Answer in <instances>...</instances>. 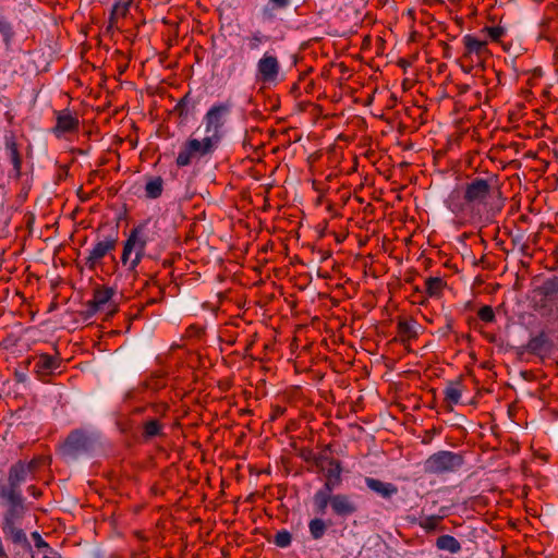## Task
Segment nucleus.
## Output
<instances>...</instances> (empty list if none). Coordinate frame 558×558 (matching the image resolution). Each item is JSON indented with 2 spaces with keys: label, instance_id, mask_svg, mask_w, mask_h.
<instances>
[{
  "label": "nucleus",
  "instance_id": "33",
  "mask_svg": "<svg viewBox=\"0 0 558 558\" xmlns=\"http://www.w3.org/2000/svg\"><path fill=\"white\" fill-rule=\"evenodd\" d=\"M483 31L487 32L494 41H498L505 35V29L501 26L485 27Z\"/></svg>",
  "mask_w": 558,
  "mask_h": 558
},
{
  "label": "nucleus",
  "instance_id": "10",
  "mask_svg": "<svg viewBox=\"0 0 558 558\" xmlns=\"http://www.w3.org/2000/svg\"><path fill=\"white\" fill-rule=\"evenodd\" d=\"M331 511L335 515L348 518L357 511V506L347 494H333Z\"/></svg>",
  "mask_w": 558,
  "mask_h": 558
},
{
  "label": "nucleus",
  "instance_id": "3",
  "mask_svg": "<svg viewBox=\"0 0 558 558\" xmlns=\"http://www.w3.org/2000/svg\"><path fill=\"white\" fill-rule=\"evenodd\" d=\"M230 112L231 105L228 102H221L211 106L204 117L205 137L210 138V141L217 146L223 135V126Z\"/></svg>",
  "mask_w": 558,
  "mask_h": 558
},
{
  "label": "nucleus",
  "instance_id": "38",
  "mask_svg": "<svg viewBox=\"0 0 558 558\" xmlns=\"http://www.w3.org/2000/svg\"><path fill=\"white\" fill-rule=\"evenodd\" d=\"M554 59L556 62H558V47H556V49H555Z\"/></svg>",
  "mask_w": 558,
  "mask_h": 558
},
{
  "label": "nucleus",
  "instance_id": "22",
  "mask_svg": "<svg viewBox=\"0 0 558 558\" xmlns=\"http://www.w3.org/2000/svg\"><path fill=\"white\" fill-rule=\"evenodd\" d=\"M446 282L440 277H428L425 281V291L429 298H440Z\"/></svg>",
  "mask_w": 558,
  "mask_h": 558
},
{
  "label": "nucleus",
  "instance_id": "24",
  "mask_svg": "<svg viewBox=\"0 0 558 558\" xmlns=\"http://www.w3.org/2000/svg\"><path fill=\"white\" fill-rule=\"evenodd\" d=\"M269 40V36L260 31H255L245 37V43L250 51L259 50L260 46Z\"/></svg>",
  "mask_w": 558,
  "mask_h": 558
},
{
  "label": "nucleus",
  "instance_id": "20",
  "mask_svg": "<svg viewBox=\"0 0 558 558\" xmlns=\"http://www.w3.org/2000/svg\"><path fill=\"white\" fill-rule=\"evenodd\" d=\"M163 191V180L161 177L149 178L145 184V195L155 199L161 196Z\"/></svg>",
  "mask_w": 558,
  "mask_h": 558
},
{
  "label": "nucleus",
  "instance_id": "41",
  "mask_svg": "<svg viewBox=\"0 0 558 558\" xmlns=\"http://www.w3.org/2000/svg\"><path fill=\"white\" fill-rule=\"evenodd\" d=\"M268 12H269L268 8H265L264 9V15H268L270 17L271 15Z\"/></svg>",
  "mask_w": 558,
  "mask_h": 558
},
{
  "label": "nucleus",
  "instance_id": "43",
  "mask_svg": "<svg viewBox=\"0 0 558 558\" xmlns=\"http://www.w3.org/2000/svg\"><path fill=\"white\" fill-rule=\"evenodd\" d=\"M536 3H542L544 0H534Z\"/></svg>",
  "mask_w": 558,
  "mask_h": 558
},
{
  "label": "nucleus",
  "instance_id": "2",
  "mask_svg": "<svg viewBox=\"0 0 558 558\" xmlns=\"http://www.w3.org/2000/svg\"><path fill=\"white\" fill-rule=\"evenodd\" d=\"M464 464L461 453L440 450L429 456L424 462V471L428 474H445L459 471Z\"/></svg>",
  "mask_w": 558,
  "mask_h": 558
},
{
  "label": "nucleus",
  "instance_id": "28",
  "mask_svg": "<svg viewBox=\"0 0 558 558\" xmlns=\"http://www.w3.org/2000/svg\"><path fill=\"white\" fill-rule=\"evenodd\" d=\"M71 441H72V450L73 449L86 450V449H88V447L90 445V440L87 437H85L82 433H80L78 430L72 432Z\"/></svg>",
  "mask_w": 558,
  "mask_h": 558
},
{
  "label": "nucleus",
  "instance_id": "34",
  "mask_svg": "<svg viewBox=\"0 0 558 558\" xmlns=\"http://www.w3.org/2000/svg\"><path fill=\"white\" fill-rule=\"evenodd\" d=\"M291 3V0H269V4L271 9L283 10L288 8Z\"/></svg>",
  "mask_w": 558,
  "mask_h": 558
},
{
  "label": "nucleus",
  "instance_id": "14",
  "mask_svg": "<svg viewBox=\"0 0 558 558\" xmlns=\"http://www.w3.org/2000/svg\"><path fill=\"white\" fill-rule=\"evenodd\" d=\"M366 486L384 499H390L398 494V487L392 483H386L374 477H365Z\"/></svg>",
  "mask_w": 558,
  "mask_h": 558
},
{
  "label": "nucleus",
  "instance_id": "21",
  "mask_svg": "<svg viewBox=\"0 0 558 558\" xmlns=\"http://www.w3.org/2000/svg\"><path fill=\"white\" fill-rule=\"evenodd\" d=\"M194 109H195V102L191 98L190 93H187L178 101L173 111L181 119H186Z\"/></svg>",
  "mask_w": 558,
  "mask_h": 558
},
{
  "label": "nucleus",
  "instance_id": "39",
  "mask_svg": "<svg viewBox=\"0 0 558 558\" xmlns=\"http://www.w3.org/2000/svg\"><path fill=\"white\" fill-rule=\"evenodd\" d=\"M36 536L38 537L37 546H40V545H45V546H46V544L43 542V539L40 538V536H39V535H36Z\"/></svg>",
  "mask_w": 558,
  "mask_h": 558
},
{
  "label": "nucleus",
  "instance_id": "13",
  "mask_svg": "<svg viewBox=\"0 0 558 558\" xmlns=\"http://www.w3.org/2000/svg\"><path fill=\"white\" fill-rule=\"evenodd\" d=\"M116 291L113 288L100 287L94 291L93 305L96 311L107 308L109 314L114 313L117 307L111 303V299Z\"/></svg>",
  "mask_w": 558,
  "mask_h": 558
},
{
  "label": "nucleus",
  "instance_id": "8",
  "mask_svg": "<svg viewBox=\"0 0 558 558\" xmlns=\"http://www.w3.org/2000/svg\"><path fill=\"white\" fill-rule=\"evenodd\" d=\"M118 244V236L116 235H109L105 238L104 240L98 241L93 250L89 252V255L86 257L85 265L89 269H95L101 262V259L108 255L109 253L113 252Z\"/></svg>",
  "mask_w": 558,
  "mask_h": 558
},
{
  "label": "nucleus",
  "instance_id": "26",
  "mask_svg": "<svg viewBox=\"0 0 558 558\" xmlns=\"http://www.w3.org/2000/svg\"><path fill=\"white\" fill-rule=\"evenodd\" d=\"M130 8V2H123V3H116L112 8L111 15H110V27H118V21L119 19L124 17Z\"/></svg>",
  "mask_w": 558,
  "mask_h": 558
},
{
  "label": "nucleus",
  "instance_id": "25",
  "mask_svg": "<svg viewBox=\"0 0 558 558\" xmlns=\"http://www.w3.org/2000/svg\"><path fill=\"white\" fill-rule=\"evenodd\" d=\"M162 434V425L157 418H151L143 424V436L153 438Z\"/></svg>",
  "mask_w": 558,
  "mask_h": 558
},
{
  "label": "nucleus",
  "instance_id": "9",
  "mask_svg": "<svg viewBox=\"0 0 558 558\" xmlns=\"http://www.w3.org/2000/svg\"><path fill=\"white\" fill-rule=\"evenodd\" d=\"M315 464L322 470L324 469V464L329 465L326 474V482L324 484L327 489H335L341 484L342 465L339 460L327 456H319L315 458Z\"/></svg>",
  "mask_w": 558,
  "mask_h": 558
},
{
  "label": "nucleus",
  "instance_id": "37",
  "mask_svg": "<svg viewBox=\"0 0 558 558\" xmlns=\"http://www.w3.org/2000/svg\"><path fill=\"white\" fill-rule=\"evenodd\" d=\"M71 123H72V131L78 125V120L77 119H74L72 117V120H71Z\"/></svg>",
  "mask_w": 558,
  "mask_h": 558
},
{
  "label": "nucleus",
  "instance_id": "15",
  "mask_svg": "<svg viewBox=\"0 0 558 558\" xmlns=\"http://www.w3.org/2000/svg\"><path fill=\"white\" fill-rule=\"evenodd\" d=\"M59 368V362L56 357L41 354L35 362V371L39 376L52 374Z\"/></svg>",
  "mask_w": 558,
  "mask_h": 558
},
{
  "label": "nucleus",
  "instance_id": "42",
  "mask_svg": "<svg viewBox=\"0 0 558 558\" xmlns=\"http://www.w3.org/2000/svg\"><path fill=\"white\" fill-rule=\"evenodd\" d=\"M77 209L75 210H72V216H71V219L74 220L75 219V213H76Z\"/></svg>",
  "mask_w": 558,
  "mask_h": 558
},
{
  "label": "nucleus",
  "instance_id": "29",
  "mask_svg": "<svg viewBox=\"0 0 558 558\" xmlns=\"http://www.w3.org/2000/svg\"><path fill=\"white\" fill-rule=\"evenodd\" d=\"M291 542L292 535L287 530L279 531L274 538V543L280 548L289 547L291 545Z\"/></svg>",
  "mask_w": 558,
  "mask_h": 558
},
{
  "label": "nucleus",
  "instance_id": "5",
  "mask_svg": "<svg viewBox=\"0 0 558 558\" xmlns=\"http://www.w3.org/2000/svg\"><path fill=\"white\" fill-rule=\"evenodd\" d=\"M146 238L143 232L135 228L131 231L128 240L124 242L121 256L122 264L129 265V270L134 271L141 263L146 246Z\"/></svg>",
  "mask_w": 558,
  "mask_h": 558
},
{
  "label": "nucleus",
  "instance_id": "19",
  "mask_svg": "<svg viewBox=\"0 0 558 558\" xmlns=\"http://www.w3.org/2000/svg\"><path fill=\"white\" fill-rule=\"evenodd\" d=\"M445 401L451 404H458L462 396V384L460 380L449 381L444 390Z\"/></svg>",
  "mask_w": 558,
  "mask_h": 558
},
{
  "label": "nucleus",
  "instance_id": "30",
  "mask_svg": "<svg viewBox=\"0 0 558 558\" xmlns=\"http://www.w3.org/2000/svg\"><path fill=\"white\" fill-rule=\"evenodd\" d=\"M544 343H545V338H544V335L542 333L539 336H536V337L530 339L526 348L532 353H538L543 350Z\"/></svg>",
  "mask_w": 558,
  "mask_h": 558
},
{
  "label": "nucleus",
  "instance_id": "11",
  "mask_svg": "<svg viewBox=\"0 0 558 558\" xmlns=\"http://www.w3.org/2000/svg\"><path fill=\"white\" fill-rule=\"evenodd\" d=\"M36 461H19L15 464H13L10 468L8 481L10 485H17L20 486L22 483H24L29 474L33 473V471L36 468Z\"/></svg>",
  "mask_w": 558,
  "mask_h": 558
},
{
  "label": "nucleus",
  "instance_id": "7",
  "mask_svg": "<svg viewBox=\"0 0 558 558\" xmlns=\"http://www.w3.org/2000/svg\"><path fill=\"white\" fill-rule=\"evenodd\" d=\"M462 43L464 46V52L462 56L463 61L476 62L477 64H482L484 60L487 58L489 51L487 48L486 40H480L473 35H464L462 38Z\"/></svg>",
  "mask_w": 558,
  "mask_h": 558
},
{
  "label": "nucleus",
  "instance_id": "1",
  "mask_svg": "<svg viewBox=\"0 0 558 558\" xmlns=\"http://www.w3.org/2000/svg\"><path fill=\"white\" fill-rule=\"evenodd\" d=\"M495 183V175L472 178L450 192L445 201L446 207L454 215H461L469 208L485 206L493 195Z\"/></svg>",
  "mask_w": 558,
  "mask_h": 558
},
{
  "label": "nucleus",
  "instance_id": "16",
  "mask_svg": "<svg viewBox=\"0 0 558 558\" xmlns=\"http://www.w3.org/2000/svg\"><path fill=\"white\" fill-rule=\"evenodd\" d=\"M0 497L7 501L14 511L17 507H22V495L17 485H10L0 488Z\"/></svg>",
  "mask_w": 558,
  "mask_h": 558
},
{
  "label": "nucleus",
  "instance_id": "18",
  "mask_svg": "<svg viewBox=\"0 0 558 558\" xmlns=\"http://www.w3.org/2000/svg\"><path fill=\"white\" fill-rule=\"evenodd\" d=\"M436 547L438 550L448 551L450 554H458L462 548L460 542L449 534L437 537Z\"/></svg>",
  "mask_w": 558,
  "mask_h": 558
},
{
  "label": "nucleus",
  "instance_id": "36",
  "mask_svg": "<svg viewBox=\"0 0 558 558\" xmlns=\"http://www.w3.org/2000/svg\"><path fill=\"white\" fill-rule=\"evenodd\" d=\"M550 22H551V20L549 17H546L541 22V24H539V27L542 28V32L539 34L541 37H545L544 32L548 28Z\"/></svg>",
  "mask_w": 558,
  "mask_h": 558
},
{
  "label": "nucleus",
  "instance_id": "4",
  "mask_svg": "<svg viewBox=\"0 0 558 558\" xmlns=\"http://www.w3.org/2000/svg\"><path fill=\"white\" fill-rule=\"evenodd\" d=\"M216 148L217 145L214 144L210 138L204 137L202 141L190 138L183 144L181 150L178 154L175 160L177 166H190L194 159L211 155Z\"/></svg>",
  "mask_w": 558,
  "mask_h": 558
},
{
  "label": "nucleus",
  "instance_id": "40",
  "mask_svg": "<svg viewBox=\"0 0 558 558\" xmlns=\"http://www.w3.org/2000/svg\"><path fill=\"white\" fill-rule=\"evenodd\" d=\"M28 490L32 493V495L36 496V489L35 487L31 486Z\"/></svg>",
  "mask_w": 558,
  "mask_h": 558
},
{
  "label": "nucleus",
  "instance_id": "6",
  "mask_svg": "<svg viewBox=\"0 0 558 558\" xmlns=\"http://www.w3.org/2000/svg\"><path fill=\"white\" fill-rule=\"evenodd\" d=\"M256 72L257 82H262L267 85L277 84L280 73V63L278 58L265 52L257 61Z\"/></svg>",
  "mask_w": 558,
  "mask_h": 558
},
{
  "label": "nucleus",
  "instance_id": "35",
  "mask_svg": "<svg viewBox=\"0 0 558 558\" xmlns=\"http://www.w3.org/2000/svg\"><path fill=\"white\" fill-rule=\"evenodd\" d=\"M473 63H474V62L463 61V60L461 59V69H462V71H463L464 73H468V74H469V73H471V72H472V70H473V68H474V66H473Z\"/></svg>",
  "mask_w": 558,
  "mask_h": 558
},
{
  "label": "nucleus",
  "instance_id": "31",
  "mask_svg": "<svg viewBox=\"0 0 558 558\" xmlns=\"http://www.w3.org/2000/svg\"><path fill=\"white\" fill-rule=\"evenodd\" d=\"M478 318L484 323H493L495 320V313L492 306L484 305L477 312Z\"/></svg>",
  "mask_w": 558,
  "mask_h": 558
},
{
  "label": "nucleus",
  "instance_id": "32",
  "mask_svg": "<svg viewBox=\"0 0 558 558\" xmlns=\"http://www.w3.org/2000/svg\"><path fill=\"white\" fill-rule=\"evenodd\" d=\"M70 130V118L65 114L63 116H60L58 118V123L54 128V133L58 135V136H61L62 134H64L66 131Z\"/></svg>",
  "mask_w": 558,
  "mask_h": 558
},
{
  "label": "nucleus",
  "instance_id": "17",
  "mask_svg": "<svg viewBox=\"0 0 558 558\" xmlns=\"http://www.w3.org/2000/svg\"><path fill=\"white\" fill-rule=\"evenodd\" d=\"M333 489H327L326 486L318 489L313 496V502L317 512L326 513L327 507H331Z\"/></svg>",
  "mask_w": 558,
  "mask_h": 558
},
{
  "label": "nucleus",
  "instance_id": "27",
  "mask_svg": "<svg viewBox=\"0 0 558 558\" xmlns=\"http://www.w3.org/2000/svg\"><path fill=\"white\" fill-rule=\"evenodd\" d=\"M308 530L312 538L317 541L324 536L327 530V524L323 519L315 518L310 521Z\"/></svg>",
  "mask_w": 558,
  "mask_h": 558
},
{
  "label": "nucleus",
  "instance_id": "12",
  "mask_svg": "<svg viewBox=\"0 0 558 558\" xmlns=\"http://www.w3.org/2000/svg\"><path fill=\"white\" fill-rule=\"evenodd\" d=\"M418 324L414 318H399L397 323L398 340L402 344H409L418 337Z\"/></svg>",
  "mask_w": 558,
  "mask_h": 558
},
{
  "label": "nucleus",
  "instance_id": "23",
  "mask_svg": "<svg viewBox=\"0 0 558 558\" xmlns=\"http://www.w3.org/2000/svg\"><path fill=\"white\" fill-rule=\"evenodd\" d=\"M441 515H427L424 518H421L417 522L418 526L422 527L426 533H433L438 530H444V527L440 525L442 521Z\"/></svg>",
  "mask_w": 558,
  "mask_h": 558
}]
</instances>
